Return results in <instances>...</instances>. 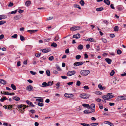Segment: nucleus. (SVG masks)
Returning a JSON list of instances; mask_svg holds the SVG:
<instances>
[{
	"label": "nucleus",
	"mask_w": 126,
	"mask_h": 126,
	"mask_svg": "<svg viewBox=\"0 0 126 126\" xmlns=\"http://www.w3.org/2000/svg\"><path fill=\"white\" fill-rule=\"evenodd\" d=\"M112 94V93H109L107 94L106 95H104L102 96V98L104 99L102 100V101L103 102H106V100H108L114 97L113 95H111Z\"/></svg>",
	"instance_id": "1"
},
{
	"label": "nucleus",
	"mask_w": 126,
	"mask_h": 126,
	"mask_svg": "<svg viewBox=\"0 0 126 126\" xmlns=\"http://www.w3.org/2000/svg\"><path fill=\"white\" fill-rule=\"evenodd\" d=\"M90 73V71L88 70H81L80 71L81 74L83 76H85L87 75Z\"/></svg>",
	"instance_id": "2"
},
{
	"label": "nucleus",
	"mask_w": 126,
	"mask_h": 126,
	"mask_svg": "<svg viewBox=\"0 0 126 126\" xmlns=\"http://www.w3.org/2000/svg\"><path fill=\"white\" fill-rule=\"evenodd\" d=\"M90 95L87 94L83 93L80 94L79 96L83 99H87L88 98Z\"/></svg>",
	"instance_id": "3"
},
{
	"label": "nucleus",
	"mask_w": 126,
	"mask_h": 126,
	"mask_svg": "<svg viewBox=\"0 0 126 126\" xmlns=\"http://www.w3.org/2000/svg\"><path fill=\"white\" fill-rule=\"evenodd\" d=\"M76 73V72L75 70L70 71H68L67 73V76H70L72 75H74Z\"/></svg>",
	"instance_id": "4"
},
{
	"label": "nucleus",
	"mask_w": 126,
	"mask_h": 126,
	"mask_svg": "<svg viewBox=\"0 0 126 126\" xmlns=\"http://www.w3.org/2000/svg\"><path fill=\"white\" fill-rule=\"evenodd\" d=\"M28 107L29 106H26V105L23 104H21L17 105V107L18 109L21 108L23 110H25V108Z\"/></svg>",
	"instance_id": "5"
},
{
	"label": "nucleus",
	"mask_w": 126,
	"mask_h": 126,
	"mask_svg": "<svg viewBox=\"0 0 126 126\" xmlns=\"http://www.w3.org/2000/svg\"><path fill=\"white\" fill-rule=\"evenodd\" d=\"M84 63L83 62H75L73 64L75 66H77L83 64Z\"/></svg>",
	"instance_id": "6"
},
{
	"label": "nucleus",
	"mask_w": 126,
	"mask_h": 126,
	"mask_svg": "<svg viewBox=\"0 0 126 126\" xmlns=\"http://www.w3.org/2000/svg\"><path fill=\"white\" fill-rule=\"evenodd\" d=\"M13 105H7V106H6L5 107V109H8L9 110H11L13 109Z\"/></svg>",
	"instance_id": "7"
},
{
	"label": "nucleus",
	"mask_w": 126,
	"mask_h": 126,
	"mask_svg": "<svg viewBox=\"0 0 126 126\" xmlns=\"http://www.w3.org/2000/svg\"><path fill=\"white\" fill-rule=\"evenodd\" d=\"M33 89V87L31 85H29L27 86L26 90L29 91H30L32 90Z\"/></svg>",
	"instance_id": "8"
},
{
	"label": "nucleus",
	"mask_w": 126,
	"mask_h": 126,
	"mask_svg": "<svg viewBox=\"0 0 126 126\" xmlns=\"http://www.w3.org/2000/svg\"><path fill=\"white\" fill-rule=\"evenodd\" d=\"M26 103L32 107H34L35 105H33L32 102L28 100H27L26 101Z\"/></svg>",
	"instance_id": "9"
},
{
	"label": "nucleus",
	"mask_w": 126,
	"mask_h": 126,
	"mask_svg": "<svg viewBox=\"0 0 126 126\" xmlns=\"http://www.w3.org/2000/svg\"><path fill=\"white\" fill-rule=\"evenodd\" d=\"M35 98H39V99H37L36 100V101H38L43 103V102L44 101L42 97H35Z\"/></svg>",
	"instance_id": "10"
},
{
	"label": "nucleus",
	"mask_w": 126,
	"mask_h": 126,
	"mask_svg": "<svg viewBox=\"0 0 126 126\" xmlns=\"http://www.w3.org/2000/svg\"><path fill=\"white\" fill-rule=\"evenodd\" d=\"M64 96L65 97L70 98L73 97V95L72 94H68L66 93L64 94Z\"/></svg>",
	"instance_id": "11"
},
{
	"label": "nucleus",
	"mask_w": 126,
	"mask_h": 126,
	"mask_svg": "<svg viewBox=\"0 0 126 126\" xmlns=\"http://www.w3.org/2000/svg\"><path fill=\"white\" fill-rule=\"evenodd\" d=\"M80 34L79 33H77L76 35H74L73 36V38L78 39L80 37Z\"/></svg>",
	"instance_id": "12"
},
{
	"label": "nucleus",
	"mask_w": 126,
	"mask_h": 126,
	"mask_svg": "<svg viewBox=\"0 0 126 126\" xmlns=\"http://www.w3.org/2000/svg\"><path fill=\"white\" fill-rule=\"evenodd\" d=\"M51 50L50 48H45L42 50V51L43 52L47 53L50 51Z\"/></svg>",
	"instance_id": "13"
},
{
	"label": "nucleus",
	"mask_w": 126,
	"mask_h": 126,
	"mask_svg": "<svg viewBox=\"0 0 126 126\" xmlns=\"http://www.w3.org/2000/svg\"><path fill=\"white\" fill-rule=\"evenodd\" d=\"M118 11H120L122 10L124 8V7L122 6L118 5L117 7Z\"/></svg>",
	"instance_id": "14"
},
{
	"label": "nucleus",
	"mask_w": 126,
	"mask_h": 126,
	"mask_svg": "<svg viewBox=\"0 0 126 126\" xmlns=\"http://www.w3.org/2000/svg\"><path fill=\"white\" fill-rule=\"evenodd\" d=\"M0 82L3 84H7V82L4 79H0Z\"/></svg>",
	"instance_id": "15"
},
{
	"label": "nucleus",
	"mask_w": 126,
	"mask_h": 126,
	"mask_svg": "<svg viewBox=\"0 0 126 126\" xmlns=\"http://www.w3.org/2000/svg\"><path fill=\"white\" fill-rule=\"evenodd\" d=\"M105 60L106 62H107L108 64H111L112 62L111 59L108 58H106L105 59Z\"/></svg>",
	"instance_id": "16"
},
{
	"label": "nucleus",
	"mask_w": 126,
	"mask_h": 126,
	"mask_svg": "<svg viewBox=\"0 0 126 126\" xmlns=\"http://www.w3.org/2000/svg\"><path fill=\"white\" fill-rule=\"evenodd\" d=\"M21 16L19 15H17L15 16L14 17V19L15 20H18L21 18Z\"/></svg>",
	"instance_id": "17"
},
{
	"label": "nucleus",
	"mask_w": 126,
	"mask_h": 126,
	"mask_svg": "<svg viewBox=\"0 0 126 126\" xmlns=\"http://www.w3.org/2000/svg\"><path fill=\"white\" fill-rule=\"evenodd\" d=\"M83 106L85 107H86L87 109H89L90 108V107L89 104H82Z\"/></svg>",
	"instance_id": "18"
},
{
	"label": "nucleus",
	"mask_w": 126,
	"mask_h": 126,
	"mask_svg": "<svg viewBox=\"0 0 126 126\" xmlns=\"http://www.w3.org/2000/svg\"><path fill=\"white\" fill-rule=\"evenodd\" d=\"M123 96H118L117 99V101H119L120 100H123Z\"/></svg>",
	"instance_id": "19"
},
{
	"label": "nucleus",
	"mask_w": 126,
	"mask_h": 126,
	"mask_svg": "<svg viewBox=\"0 0 126 126\" xmlns=\"http://www.w3.org/2000/svg\"><path fill=\"white\" fill-rule=\"evenodd\" d=\"M7 18V16L4 15H0V20L3 19H5Z\"/></svg>",
	"instance_id": "20"
},
{
	"label": "nucleus",
	"mask_w": 126,
	"mask_h": 126,
	"mask_svg": "<svg viewBox=\"0 0 126 126\" xmlns=\"http://www.w3.org/2000/svg\"><path fill=\"white\" fill-rule=\"evenodd\" d=\"M95 105L94 104H91L90 105V108L92 110H94V108Z\"/></svg>",
	"instance_id": "21"
},
{
	"label": "nucleus",
	"mask_w": 126,
	"mask_h": 126,
	"mask_svg": "<svg viewBox=\"0 0 126 126\" xmlns=\"http://www.w3.org/2000/svg\"><path fill=\"white\" fill-rule=\"evenodd\" d=\"M104 2L108 5H109L110 4V1L109 0H104Z\"/></svg>",
	"instance_id": "22"
},
{
	"label": "nucleus",
	"mask_w": 126,
	"mask_h": 126,
	"mask_svg": "<svg viewBox=\"0 0 126 126\" xmlns=\"http://www.w3.org/2000/svg\"><path fill=\"white\" fill-rule=\"evenodd\" d=\"M37 30H30L27 31V32H29L30 33L32 34L34 32H35Z\"/></svg>",
	"instance_id": "23"
},
{
	"label": "nucleus",
	"mask_w": 126,
	"mask_h": 126,
	"mask_svg": "<svg viewBox=\"0 0 126 126\" xmlns=\"http://www.w3.org/2000/svg\"><path fill=\"white\" fill-rule=\"evenodd\" d=\"M114 31L115 32H118L119 31V27L118 26H115L114 28Z\"/></svg>",
	"instance_id": "24"
},
{
	"label": "nucleus",
	"mask_w": 126,
	"mask_h": 126,
	"mask_svg": "<svg viewBox=\"0 0 126 126\" xmlns=\"http://www.w3.org/2000/svg\"><path fill=\"white\" fill-rule=\"evenodd\" d=\"M31 4L30 1H27L25 2V5L27 7L29 6Z\"/></svg>",
	"instance_id": "25"
},
{
	"label": "nucleus",
	"mask_w": 126,
	"mask_h": 126,
	"mask_svg": "<svg viewBox=\"0 0 126 126\" xmlns=\"http://www.w3.org/2000/svg\"><path fill=\"white\" fill-rule=\"evenodd\" d=\"M11 88L14 90H15L16 89V87L15 85L13 84H12L11 85Z\"/></svg>",
	"instance_id": "26"
},
{
	"label": "nucleus",
	"mask_w": 126,
	"mask_h": 126,
	"mask_svg": "<svg viewBox=\"0 0 126 126\" xmlns=\"http://www.w3.org/2000/svg\"><path fill=\"white\" fill-rule=\"evenodd\" d=\"M95 111H84L83 112L85 114H88L91 113L92 112H94Z\"/></svg>",
	"instance_id": "27"
},
{
	"label": "nucleus",
	"mask_w": 126,
	"mask_h": 126,
	"mask_svg": "<svg viewBox=\"0 0 126 126\" xmlns=\"http://www.w3.org/2000/svg\"><path fill=\"white\" fill-rule=\"evenodd\" d=\"M83 47V46L81 44H80L78 46V49L81 50L82 49Z\"/></svg>",
	"instance_id": "28"
},
{
	"label": "nucleus",
	"mask_w": 126,
	"mask_h": 126,
	"mask_svg": "<svg viewBox=\"0 0 126 126\" xmlns=\"http://www.w3.org/2000/svg\"><path fill=\"white\" fill-rule=\"evenodd\" d=\"M104 8L103 7L98 8L96 9V10L97 11H101L103 10Z\"/></svg>",
	"instance_id": "29"
},
{
	"label": "nucleus",
	"mask_w": 126,
	"mask_h": 126,
	"mask_svg": "<svg viewBox=\"0 0 126 126\" xmlns=\"http://www.w3.org/2000/svg\"><path fill=\"white\" fill-rule=\"evenodd\" d=\"M87 40H88L89 41L91 42H95V40L93 38H90L87 39Z\"/></svg>",
	"instance_id": "30"
},
{
	"label": "nucleus",
	"mask_w": 126,
	"mask_h": 126,
	"mask_svg": "<svg viewBox=\"0 0 126 126\" xmlns=\"http://www.w3.org/2000/svg\"><path fill=\"white\" fill-rule=\"evenodd\" d=\"M13 99L16 101H19L20 100V98L19 97L17 96H15Z\"/></svg>",
	"instance_id": "31"
},
{
	"label": "nucleus",
	"mask_w": 126,
	"mask_h": 126,
	"mask_svg": "<svg viewBox=\"0 0 126 126\" xmlns=\"http://www.w3.org/2000/svg\"><path fill=\"white\" fill-rule=\"evenodd\" d=\"M42 86H41L42 87H46L47 86V84L46 82H44L42 83Z\"/></svg>",
	"instance_id": "32"
},
{
	"label": "nucleus",
	"mask_w": 126,
	"mask_h": 126,
	"mask_svg": "<svg viewBox=\"0 0 126 126\" xmlns=\"http://www.w3.org/2000/svg\"><path fill=\"white\" fill-rule=\"evenodd\" d=\"M20 39L22 41H23L25 40V37L22 35L20 36Z\"/></svg>",
	"instance_id": "33"
},
{
	"label": "nucleus",
	"mask_w": 126,
	"mask_h": 126,
	"mask_svg": "<svg viewBox=\"0 0 126 126\" xmlns=\"http://www.w3.org/2000/svg\"><path fill=\"white\" fill-rule=\"evenodd\" d=\"M59 39L58 35H57L55 37L54 39V40L55 41L58 40Z\"/></svg>",
	"instance_id": "34"
},
{
	"label": "nucleus",
	"mask_w": 126,
	"mask_h": 126,
	"mask_svg": "<svg viewBox=\"0 0 126 126\" xmlns=\"http://www.w3.org/2000/svg\"><path fill=\"white\" fill-rule=\"evenodd\" d=\"M76 27H73L70 28V30L72 31H74L76 30Z\"/></svg>",
	"instance_id": "35"
},
{
	"label": "nucleus",
	"mask_w": 126,
	"mask_h": 126,
	"mask_svg": "<svg viewBox=\"0 0 126 126\" xmlns=\"http://www.w3.org/2000/svg\"><path fill=\"white\" fill-rule=\"evenodd\" d=\"M7 98L6 97H3V98H1L0 99V101L2 102H3L5 100H7Z\"/></svg>",
	"instance_id": "36"
},
{
	"label": "nucleus",
	"mask_w": 126,
	"mask_h": 126,
	"mask_svg": "<svg viewBox=\"0 0 126 126\" xmlns=\"http://www.w3.org/2000/svg\"><path fill=\"white\" fill-rule=\"evenodd\" d=\"M47 75L48 76H49L50 75V72L49 70L48 69L46 70V71Z\"/></svg>",
	"instance_id": "37"
},
{
	"label": "nucleus",
	"mask_w": 126,
	"mask_h": 126,
	"mask_svg": "<svg viewBox=\"0 0 126 126\" xmlns=\"http://www.w3.org/2000/svg\"><path fill=\"white\" fill-rule=\"evenodd\" d=\"M17 12V10H15L14 11H12L10 13H8V14H16V12Z\"/></svg>",
	"instance_id": "38"
},
{
	"label": "nucleus",
	"mask_w": 126,
	"mask_h": 126,
	"mask_svg": "<svg viewBox=\"0 0 126 126\" xmlns=\"http://www.w3.org/2000/svg\"><path fill=\"white\" fill-rule=\"evenodd\" d=\"M79 3L82 6H83L85 4V2L83 0H81L80 2Z\"/></svg>",
	"instance_id": "39"
},
{
	"label": "nucleus",
	"mask_w": 126,
	"mask_h": 126,
	"mask_svg": "<svg viewBox=\"0 0 126 126\" xmlns=\"http://www.w3.org/2000/svg\"><path fill=\"white\" fill-rule=\"evenodd\" d=\"M74 7H75L79 9H81L80 7L79 6V5L77 4H74Z\"/></svg>",
	"instance_id": "40"
},
{
	"label": "nucleus",
	"mask_w": 126,
	"mask_h": 126,
	"mask_svg": "<svg viewBox=\"0 0 126 126\" xmlns=\"http://www.w3.org/2000/svg\"><path fill=\"white\" fill-rule=\"evenodd\" d=\"M51 46L52 47H56L57 46V45L56 43H52L51 44Z\"/></svg>",
	"instance_id": "41"
},
{
	"label": "nucleus",
	"mask_w": 126,
	"mask_h": 126,
	"mask_svg": "<svg viewBox=\"0 0 126 126\" xmlns=\"http://www.w3.org/2000/svg\"><path fill=\"white\" fill-rule=\"evenodd\" d=\"M95 93V94L99 95H101L102 94V93L101 92L98 91H96Z\"/></svg>",
	"instance_id": "42"
},
{
	"label": "nucleus",
	"mask_w": 126,
	"mask_h": 126,
	"mask_svg": "<svg viewBox=\"0 0 126 126\" xmlns=\"http://www.w3.org/2000/svg\"><path fill=\"white\" fill-rule=\"evenodd\" d=\"M6 21H3L1 20L0 21V25H2L6 22Z\"/></svg>",
	"instance_id": "43"
},
{
	"label": "nucleus",
	"mask_w": 126,
	"mask_h": 126,
	"mask_svg": "<svg viewBox=\"0 0 126 126\" xmlns=\"http://www.w3.org/2000/svg\"><path fill=\"white\" fill-rule=\"evenodd\" d=\"M115 72L114 70H112L110 73V75L111 76H113Z\"/></svg>",
	"instance_id": "44"
},
{
	"label": "nucleus",
	"mask_w": 126,
	"mask_h": 126,
	"mask_svg": "<svg viewBox=\"0 0 126 126\" xmlns=\"http://www.w3.org/2000/svg\"><path fill=\"white\" fill-rule=\"evenodd\" d=\"M98 123H92L90 124V125L93 126H96L98 125Z\"/></svg>",
	"instance_id": "45"
},
{
	"label": "nucleus",
	"mask_w": 126,
	"mask_h": 126,
	"mask_svg": "<svg viewBox=\"0 0 126 126\" xmlns=\"http://www.w3.org/2000/svg\"><path fill=\"white\" fill-rule=\"evenodd\" d=\"M80 125L83 126H90V125L86 123H81Z\"/></svg>",
	"instance_id": "46"
},
{
	"label": "nucleus",
	"mask_w": 126,
	"mask_h": 126,
	"mask_svg": "<svg viewBox=\"0 0 126 126\" xmlns=\"http://www.w3.org/2000/svg\"><path fill=\"white\" fill-rule=\"evenodd\" d=\"M47 84V86H50L52 85V83L51 81H49Z\"/></svg>",
	"instance_id": "47"
},
{
	"label": "nucleus",
	"mask_w": 126,
	"mask_h": 126,
	"mask_svg": "<svg viewBox=\"0 0 126 126\" xmlns=\"http://www.w3.org/2000/svg\"><path fill=\"white\" fill-rule=\"evenodd\" d=\"M122 53L120 49H118L117 50V54L120 55Z\"/></svg>",
	"instance_id": "48"
},
{
	"label": "nucleus",
	"mask_w": 126,
	"mask_h": 126,
	"mask_svg": "<svg viewBox=\"0 0 126 126\" xmlns=\"http://www.w3.org/2000/svg\"><path fill=\"white\" fill-rule=\"evenodd\" d=\"M81 57V56L79 55H77L76 56V58L77 60L80 59Z\"/></svg>",
	"instance_id": "49"
},
{
	"label": "nucleus",
	"mask_w": 126,
	"mask_h": 126,
	"mask_svg": "<svg viewBox=\"0 0 126 126\" xmlns=\"http://www.w3.org/2000/svg\"><path fill=\"white\" fill-rule=\"evenodd\" d=\"M103 22L104 23L106 24L107 25L109 24V22L107 20H104L103 21Z\"/></svg>",
	"instance_id": "50"
},
{
	"label": "nucleus",
	"mask_w": 126,
	"mask_h": 126,
	"mask_svg": "<svg viewBox=\"0 0 126 126\" xmlns=\"http://www.w3.org/2000/svg\"><path fill=\"white\" fill-rule=\"evenodd\" d=\"M102 40L103 42L104 43H106L107 42V40L106 39L102 38Z\"/></svg>",
	"instance_id": "51"
},
{
	"label": "nucleus",
	"mask_w": 126,
	"mask_h": 126,
	"mask_svg": "<svg viewBox=\"0 0 126 126\" xmlns=\"http://www.w3.org/2000/svg\"><path fill=\"white\" fill-rule=\"evenodd\" d=\"M81 84L80 82L78 80L76 83V85L78 86H79Z\"/></svg>",
	"instance_id": "52"
},
{
	"label": "nucleus",
	"mask_w": 126,
	"mask_h": 126,
	"mask_svg": "<svg viewBox=\"0 0 126 126\" xmlns=\"http://www.w3.org/2000/svg\"><path fill=\"white\" fill-rule=\"evenodd\" d=\"M37 104L40 107H42L44 105V104L43 103H41L40 102H38Z\"/></svg>",
	"instance_id": "53"
},
{
	"label": "nucleus",
	"mask_w": 126,
	"mask_h": 126,
	"mask_svg": "<svg viewBox=\"0 0 126 126\" xmlns=\"http://www.w3.org/2000/svg\"><path fill=\"white\" fill-rule=\"evenodd\" d=\"M104 123L105 124H108L109 125L111 124V122L109 121H105L104 122Z\"/></svg>",
	"instance_id": "54"
},
{
	"label": "nucleus",
	"mask_w": 126,
	"mask_h": 126,
	"mask_svg": "<svg viewBox=\"0 0 126 126\" xmlns=\"http://www.w3.org/2000/svg\"><path fill=\"white\" fill-rule=\"evenodd\" d=\"M17 34H14V35L12 36H11V37L12 38H16L17 37Z\"/></svg>",
	"instance_id": "55"
},
{
	"label": "nucleus",
	"mask_w": 126,
	"mask_h": 126,
	"mask_svg": "<svg viewBox=\"0 0 126 126\" xmlns=\"http://www.w3.org/2000/svg\"><path fill=\"white\" fill-rule=\"evenodd\" d=\"M96 47H97V48H95L96 49V51L97 52H98L99 50V49L100 48L99 46H96Z\"/></svg>",
	"instance_id": "56"
},
{
	"label": "nucleus",
	"mask_w": 126,
	"mask_h": 126,
	"mask_svg": "<svg viewBox=\"0 0 126 126\" xmlns=\"http://www.w3.org/2000/svg\"><path fill=\"white\" fill-rule=\"evenodd\" d=\"M56 69L58 71H60L61 70V69L59 66L57 65L56 66Z\"/></svg>",
	"instance_id": "57"
},
{
	"label": "nucleus",
	"mask_w": 126,
	"mask_h": 126,
	"mask_svg": "<svg viewBox=\"0 0 126 126\" xmlns=\"http://www.w3.org/2000/svg\"><path fill=\"white\" fill-rule=\"evenodd\" d=\"M54 59V58L53 57V56H50V57L48 59L49 60L51 61H52Z\"/></svg>",
	"instance_id": "58"
},
{
	"label": "nucleus",
	"mask_w": 126,
	"mask_h": 126,
	"mask_svg": "<svg viewBox=\"0 0 126 126\" xmlns=\"http://www.w3.org/2000/svg\"><path fill=\"white\" fill-rule=\"evenodd\" d=\"M30 73L32 75H35L36 74V72H34L32 71H30Z\"/></svg>",
	"instance_id": "59"
},
{
	"label": "nucleus",
	"mask_w": 126,
	"mask_h": 126,
	"mask_svg": "<svg viewBox=\"0 0 126 126\" xmlns=\"http://www.w3.org/2000/svg\"><path fill=\"white\" fill-rule=\"evenodd\" d=\"M13 4L12 3L10 2L8 6L9 7H12L13 6Z\"/></svg>",
	"instance_id": "60"
},
{
	"label": "nucleus",
	"mask_w": 126,
	"mask_h": 126,
	"mask_svg": "<svg viewBox=\"0 0 126 126\" xmlns=\"http://www.w3.org/2000/svg\"><path fill=\"white\" fill-rule=\"evenodd\" d=\"M84 59H87L88 58V55L87 54H86V53L84 55Z\"/></svg>",
	"instance_id": "61"
},
{
	"label": "nucleus",
	"mask_w": 126,
	"mask_h": 126,
	"mask_svg": "<svg viewBox=\"0 0 126 126\" xmlns=\"http://www.w3.org/2000/svg\"><path fill=\"white\" fill-rule=\"evenodd\" d=\"M41 53H36L35 54V56L36 57H39L40 56Z\"/></svg>",
	"instance_id": "62"
},
{
	"label": "nucleus",
	"mask_w": 126,
	"mask_h": 126,
	"mask_svg": "<svg viewBox=\"0 0 126 126\" xmlns=\"http://www.w3.org/2000/svg\"><path fill=\"white\" fill-rule=\"evenodd\" d=\"M110 7L111 8L113 9H115V8L114 6V5L113 4H111L110 5Z\"/></svg>",
	"instance_id": "63"
},
{
	"label": "nucleus",
	"mask_w": 126,
	"mask_h": 126,
	"mask_svg": "<svg viewBox=\"0 0 126 126\" xmlns=\"http://www.w3.org/2000/svg\"><path fill=\"white\" fill-rule=\"evenodd\" d=\"M65 52L66 53H68L69 52V49L68 48L66 49L65 50Z\"/></svg>",
	"instance_id": "64"
}]
</instances>
